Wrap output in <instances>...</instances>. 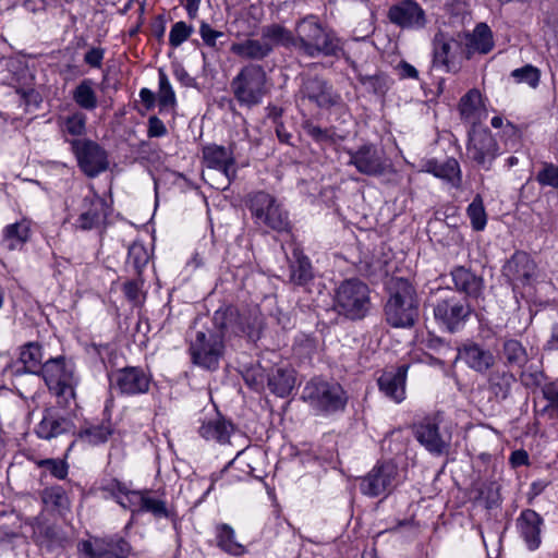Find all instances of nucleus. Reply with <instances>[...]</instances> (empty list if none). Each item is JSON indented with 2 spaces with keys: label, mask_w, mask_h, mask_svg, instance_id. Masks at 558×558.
<instances>
[{
  "label": "nucleus",
  "mask_w": 558,
  "mask_h": 558,
  "mask_svg": "<svg viewBox=\"0 0 558 558\" xmlns=\"http://www.w3.org/2000/svg\"><path fill=\"white\" fill-rule=\"evenodd\" d=\"M72 148L78 166L88 177L94 178L108 168L107 154L97 143L75 140L72 142Z\"/></svg>",
  "instance_id": "nucleus-14"
},
{
  "label": "nucleus",
  "mask_w": 558,
  "mask_h": 558,
  "mask_svg": "<svg viewBox=\"0 0 558 558\" xmlns=\"http://www.w3.org/2000/svg\"><path fill=\"white\" fill-rule=\"evenodd\" d=\"M158 104L161 108H169L175 105V95L163 71H159Z\"/></svg>",
  "instance_id": "nucleus-51"
},
{
  "label": "nucleus",
  "mask_w": 558,
  "mask_h": 558,
  "mask_svg": "<svg viewBox=\"0 0 558 558\" xmlns=\"http://www.w3.org/2000/svg\"><path fill=\"white\" fill-rule=\"evenodd\" d=\"M230 51L236 57L245 60L260 61L272 52V45L263 39L246 38L239 43H233Z\"/></svg>",
  "instance_id": "nucleus-28"
},
{
  "label": "nucleus",
  "mask_w": 558,
  "mask_h": 558,
  "mask_svg": "<svg viewBox=\"0 0 558 558\" xmlns=\"http://www.w3.org/2000/svg\"><path fill=\"white\" fill-rule=\"evenodd\" d=\"M263 41H268L272 45H282L284 47L293 46V32L287 29L280 24H270L262 28Z\"/></svg>",
  "instance_id": "nucleus-38"
},
{
  "label": "nucleus",
  "mask_w": 558,
  "mask_h": 558,
  "mask_svg": "<svg viewBox=\"0 0 558 558\" xmlns=\"http://www.w3.org/2000/svg\"><path fill=\"white\" fill-rule=\"evenodd\" d=\"M544 397L549 402L551 415L558 417V387L549 385L544 389Z\"/></svg>",
  "instance_id": "nucleus-61"
},
{
  "label": "nucleus",
  "mask_w": 558,
  "mask_h": 558,
  "mask_svg": "<svg viewBox=\"0 0 558 558\" xmlns=\"http://www.w3.org/2000/svg\"><path fill=\"white\" fill-rule=\"evenodd\" d=\"M80 558H128L131 553L130 544L122 537L89 536L77 543Z\"/></svg>",
  "instance_id": "nucleus-11"
},
{
  "label": "nucleus",
  "mask_w": 558,
  "mask_h": 558,
  "mask_svg": "<svg viewBox=\"0 0 558 558\" xmlns=\"http://www.w3.org/2000/svg\"><path fill=\"white\" fill-rule=\"evenodd\" d=\"M493 35L489 27L484 23L476 25L473 34L469 37V48L472 51L487 53L493 48Z\"/></svg>",
  "instance_id": "nucleus-39"
},
{
  "label": "nucleus",
  "mask_w": 558,
  "mask_h": 558,
  "mask_svg": "<svg viewBox=\"0 0 558 558\" xmlns=\"http://www.w3.org/2000/svg\"><path fill=\"white\" fill-rule=\"evenodd\" d=\"M408 368V365H400L384 372L378 378L379 390L396 402H401L405 398Z\"/></svg>",
  "instance_id": "nucleus-23"
},
{
  "label": "nucleus",
  "mask_w": 558,
  "mask_h": 558,
  "mask_svg": "<svg viewBox=\"0 0 558 558\" xmlns=\"http://www.w3.org/2000/svg\"><path fill=\"white\" fill-rule=\"evenodd\" d=\"M498 155V144L490 132L485 130L473 131L466 146V156L477 166L489 170Z\"/></svg>",
  "instance_id": "nucleus-16"
},
{
  "label": "nucleus",
  "mask_w": 558,
  "mask_h": 558,
  "mask_svg": "<svg viewBox=\"0 0 558 558\" xmlns=\"http://www.w3.org/2000/svg\"><path fill=\"white\" fill-rule=\"evenodd\" d=\"M112 388L122 395H138L148 391L149 377L138 367H124L112 372L109 376Z\"/></svg>",
  "instance_id": "nucleus-18"
},
{
  "label": "nucleus",
  "mask_w": 558,
  "mask_h": 558,
  "mask_svg": "<svg viewBox=\"0 0 558 558\" xmlns=\"http://www.w3.org/2000/svg\"><path fill=\"white\" fill-rule=\"evenodd\" d=\"M141 511L151 512L157 517L167 515V508L163 501L147 497L145 495H143Z\"/></svg>",
  "instance_id": "nucleus-59"
},
{
  "label": "nucleus",
  "mask_w": 558,
  "mask_h": 558,
  "mask_svg": "<svg viewBox=\"0 0 558 558\" xmlns=\"http://www.w3.org/2000/svg\"><path fill=\"white\" fill-rule=\"evenodd\" d=\"M72 211L69 214V218H74V228L88 231L98 229L105 223L108 206L104 198L95 192L88 191Z\"/></svg>",
  "instance_id": "nucleus-8"
},
{
  "label": "nucleus",
  "mask_w": 558,
  "mask_h": 558,
  "mask_svg": "<svg viewBox=\"0 0 558 558\" xmlns=\"http://www.w3.org/2000/svg\"><path fill=\"white\" fill-rule=\"evenodd\" d=\"M105 49L100 47L90 48L84 56V62L90 68L99 69L102 65Z\"/></svg>",
  "instance_id": "nucleus-60"
},
{
  "label": "nucleus",
  "mask_w": 558,
  "mask_h": 558,
  "mask_svg": "<svg viewBox=\"0 0 558 558\" xmlns=\"http://www.w3.org/2000/svg\"><path fill=\"white\" fill-rule=\"evenodd\" d=\"M104 490L110 494V496L113 497L118 502L119 496H123L129 490V488L124 483L112 480L104 487Z\"/></svg>",
  "instance_id": "nucleus-64"
},
{
  "label": "nucleus",
  "mask_w": 558,
  "mask_h": 558,
  "mask_svg": "<svg viewBox=\"0 0 558 558\" xmlns=\"http://www.w3.org/2000/svg\"><path fill=\"white\" fill-rule=\"evenodd\" d=\"M223 352V339L213 330H196L191 339L190 353L194 364L216 369Z\"/></svg>",
  "instance_id": "nucleus-9"
},
{
  "label": "nucleus",
  "mask_w": 558,
  "mask_h": 558,
  "mask_svg": "<svg viewBox=\"0 0 558 558\" xmlns=\"http://www.w3.org/2000/svg\"><path fill=\"white\" fill-rule=\"evenodd\" d=\"M16 93L20 95L21 100L24 101L25 109H28L32 105L37 107L40 102L39 94L33 88H19Z\"/></svg>",
  "instance_id": "nucleus-62"
},
{
  "label": "nucleus",
  "mask_w": 558,
  "mask_h": 558,
  "mask_svg": "<svg viewBox=\"0 0 558 558\" xmlns=\"http://www.w3.org/2000/svg\"><path fill=\"white\" fill-rule=\"evenodd\" d=\"M511 76L518 83H525L530 87L535 88L539 83L541 72L537 68L526 64L520 69L513 70Z\"/></svg>",
  "instance_id": "nucleus-49"
},
{
  "label": "nucleus",
  "mask_w": 558,
  "mask_h": 558,
  "mask_svg": "<svg viewBox=\"0 0 558 558\" xmlns=\"http://www.w3.org/2000/svg\"><path fill=\"white\" fill-rule=\"evenodd\" d=\"M502 276L507 282L517 290L531 286L538 276L534 259L525 252H515L502 266Z\"/></svg>",
  "instance_id": "nucleus-12"
},
{
  "label": "nucleus",
  "mask_w": 558,
  "mask_h": 558,
  "mask_svg": "<svg viewBox=\"0 0 558 558\" xmlns=\"http://www.w3.org/2000/svg\"><path fill=\"white\" fill-rule=\"evenodd\" d=\"M218 546L225 551L240 556L244 553V547L235 542L234 531L228 524H221L217 527Z\"/></svg>",
  "instance_id": "nucleus-44"
},
{
  "label": "nucleus",
  "mask_w": 558,
  "mask_h": 558,
  "mask_svg": "<svg viewBox=\"0 0 558 558\" xmlns=\"http://www.w3.org/2000/svg\"><path fill=\"white\" fill-rule=\"evenodd\" d=\"M468 216L474 230H483L486 226V213L481 195H476L468 207Z\"/></svg>",
  "instance_id": "nucleus-47"
},
{
  "label": "nucleus",
  "mask_w": 558,
  "mask_h": 558,
  "mask_svg": "<svg viewBox=\"0 0 558 558\" xmlns=\"http://www.w3.org/2000/svg\"><path fill=\"white\" fill-rule=\"evenodd\" d=\"M292 47L299 54L308 58L337 57L342 50L341 41L336 33L324 25L314 14L296 21Z\"/></svg>",
  "instance_id": "nucleus-1"
},
{
  "label": "nucleus",
  "mask_w": 558,
  "mask_h": 558,
  "mask_svg": "<svg viewBox=\"0 0 558 558\" xmlns=\"http://www.w3.org/2000/svg\"><path fill=\"white\" fill-rule=\"evenodd\" d=\"M542 517L532 509H525L517 520L520 535L530 549H536L541 544Z\"/></svg>",
  "instance_id": "nucleus-24"
},
{
  "label": "nucleus",
  "mask_w": 558,
  "mask_h": 558,
  "mask_svg": "<svg viewBox=\"0 0 558 558\" xmlns=\"http://www.w3.org/2000/svg\"><path fill=\"white\" fill-rule=\"evenodd\" d=\"M94 85L95 83L90 78H84L72 90V98L75 104L87 111L96 109L98 105V98L94 89Z\"/></svg>",
  "instance_id": "nucleus-35"
},
{
  "label": "nucleus",
  "mask_w": 558,
  "mask_h": 558,
  "mask_svg": "<svg viewBox=\"0 0 558 558\" xmlns=\"http://www.w3.org/2000/svg\"><path fill=\"white\" fill-rule=\"evenodd\" d=\"M43 501L45 505L56 509H64L68 507V497L60 486L45 488L43 492Z\"/></svg>",
  "instance_id": "nucleus-50"
},
{
  "label": "nucleus",
  "mask_w": 558,
  "mask_h": 558,
  "mask_svg": "<svg viewBox=\"0 0 558 558\" xmlns=\"http://www.w3.org/2000/svg\"><path fill=\"white\" fill-rule=\"evenodd\" d=\"M536 179L542 185L558 187V166L545 162Z\"/></svg>",
  "instance_id": "nucleus-54"
},
{
  "label": "nucleus",
  "mask_w": 558,
  "mask_h": 558,
  "mask_svg": "<svg viewBox=\"0 0 558 558\" xmlns=\"http://www.w3.org/2000/svg\"><path fill=\"white\" fill-rule=\"evenodd\" d=\"M415 438L433 454L447 453L451 444V434L446 428L440 429L435 418H426L415 426Z\"/></svg>",
  "instance_id": "nucleus-17"
},
{
  "label": "nucleus",
  "mask_w": 558,
  "mask_h": 558,
  "mask_svg": "<svg viewBox=\"0 0 558 558\" xmlns=\"http://www.w3.org/2000/svg\"><path fill=\"white\" fill-rule=\"evenodd\" d=\"M213 324L216 332L223 340L233 336H246L251 340H256L259 337L260 323L258 318L240 314L239 310L231 305L217 310L213 317Z\"/></svg>",
  "instance_id": "nucleus-6"
},
{
  "label": "nucleus",
  "mask_w": 558,
  "mask_h": 558,
  "mask_svg": "<svg viewBox=\"0 0 558 558\" xmlns=\"http://www.w3.org/2000/svg\"><path fill=\"white\" fill-rule=\"evenodd\" d=\"M266 81L264 68L256 63H248L232 78L230 86L238 102L252 108L260 104L266 95Z\"/></svg>",
  "instance_id": "nucleus-5"
},
{
  "label": "nucleus",
  "mask_w": 558,
  "mask_h": 558,
  "mask_svg": "<svg viewBox=\"0 0 558 558\" xmlns=\"http://www.w3.org/2000/svg\"><path fill=\"white\" fill-rule=\"evenodd\" d=\"M453 284L458 292L464 293L463 298L477 299L482 295L484 281L483 278L473 274L470 269L458 266L451 271Z\"/></svg>",
  "instance_id": "nucleus-25"
},
{
  "label": "nucleus",
  "mask_w": 558,
  "mask_h": 558,
  "mask_svg": "<svg viewBox=\"0 0 558 558\" xmlns=\"http://www.w3.org/2000/svg\"><path fill=\"white\" fill-rule=\"evenodd\" d=\"M349 163L366 175H380L387 168L383 151L374 145H363L357 150L350 151Z\"/></svg>",
  "instance_id": "nucleus-21"
},
{
  "label": "nucleus",
  "mask_w": 558,
  "mask_h": 558,
  "mask_svg": "<svg viewBox=\"0 0 558 558\" xmlns=\"http://www.w3.org/2000/svg\"><path fill=\"white\" fill-rule=\"evenodd\" d=\"M313 278L310 259L298 248L293 250L290 264V280L298 284H306Z\"/></svg>",
  "instance_id": "nucleus-32"
},
{
  "label": "nucleus",
  "mask_w": 558,
  "mask_h": 558,
  "mask_svg": "<svg viewBox=\"0 0 558 558\" xmlns=\"http://www.w3.org/2000/svg\"><path fill=\"white\" fill-rule=\"evenodd\" d=\"M193 33V27L185 22H177L173 24L169 34V44L172 47H179L184 43Z\"/></svg>",
  "instance_id": "nucleus-52"
},
{
  "label": "nucleus",
  "mask_w": 558,
  "mask_h": 558,
  "mask_svg": "<svg viewBox=\"0 0 558 558\" xmlns=\"http://www.w3.org/2000/svg\"><path fill=\"white\" fill-rule=\"evenodd\" d=\"M199 35H201L203 41L205 43V45H207L210 48H215V49H218L217 48V39L225 36V34L222 32L211 28V26L206 22L201 23Z\"/></svg>",
  "instance_id": "nucleus-58"
},
{
  "label": "nucleus",
  "mask_w": 558,
  "mask_h": 558,
  "mask_svg": "<svg viewBox=\"0 0 558 558\" xmlns=\"http://www.w3.org/2000/svg\"><path fill=\"white\" fill-rule=\"evenodd\" d=\"M302 99L315 104L318 108L328 109L341 102V96L323 77L304 76L299 89Z\"/></svg>",
  "instance_id": "nucleus-15"
},
{
  "label": "nucleus",
  "mask_w": 558,
  "mask_h": 558,
  "mask_svg": "<svg viewBox=\"0 0 558 558\" xmlns=\"http://www.w3.org/2000/svg\"><path fill=\"white\" fill-rule=\"evenodd\" d=\"M423 170L436 178L450 182L454 186H458L461 182L460 166L454 158H447L442 162L436 159H428L424 162Z\"/></svg>",
  "instance_id": "nucleus-29"
},
{
  "label": "nucleus",
  "mask_w": 558,
  "mask_h": 558,
  "mask_svg": "<svg viewBox=\"0 0 558 558\" xmlns=\"http://www.w3.org/2000/svg\"><path fill=\"white\" fill-rule=\"evenodd\" d=\"M295 384L294 372L289 368L277 367L268 376V387L278 397H287Z\"/></svg>",
  "instance_id": "nucleus-31"
},
{
  "label": "nucleus",
  "mask_w": 558,
  "mask_h": 558,
  "mask_svg": "<svg viewBox=\"0 0 558 558\" xmlns=\"http://www.w3.org/2000/svg\"><path fill=\"white\" fill-rule=\"evenodd\" d=\"M514 381L515 377L513 374L497 369L492 372L488 376V390L496 399L505 400L508 398Z\"/></svg>",
  "instance_id": "nucleus-34"
},
{
  "label": "nucleus",
  "mask_w": 558,
  "mask_h": 558,
  "mask_svg": "<svg viewBox=\"0 0 558 558\" xmlns=\"http://www.w3.org/2000/svg\"><path fill=\"white\" fill-rule=\"evenodd\" d=\"M41 375L50 389H54L58 395H74L73 392V373L63 357L50 359L44 363Z\"/></svg>",
  "instance_id": "nucleus-19"
},
{
  "label": "nucleus",
  "mask_w": 558,
  "mask_h": 558,
  "mask_svg": "<svg viewBox=\"0 0 558 558\" xmlns=\"http://www.w3.org/2000/svg\"><path fill=\"white\" fill-rule=\"evenodd\" d=\"M302 398L312 408L326 413L342 410L347 403L345 392L339 384L320 378H313L305 385Z\"/></svg>",
  "instance_id": "nucleus-7"
},
{
  "label": "nucleus",
  "mask_w": 558,
  "mask_h": 558,
  "mask_svg": "<svg viewBox=\"0 0 558 558\" xmlns=\"http://www.w3.org/2000/svg\"><path fill=\"white\" fill-rule=\"evenodd\" d=\"M37 465L49 470L51 475L59 480H64L68 475V464L60 459H45L39 460Z\"/></svg>",
  "instance_id": "nucleus-55"
},
{
  "label": "nucleus",
  "mask_w": 558,
  "mask_h": 558,
  "mask_svg": "<svg viewBox=\"0 0 558 558\" xmlns=\"http://www.w3.org/2000/svg\"><path fill=\"white\" fill-rule=\"evenodd\" d=\"M482 106V95L478 89H470L459 102V111L464 120H471Z\"/></svg>",
  "instance_id": "nucleus-45"
},
{
  "label": "nucleus",
  "mask_w": 558,
  "mask_h": 558,
  "mask_svg": "<svg viewBox=\"0 0 558 558\" xmlns=\"http://www.w3.org/2000/svg\"><path fill=\"white\" fill-rule=\"evenodd\" d=\"M148 260L149 254L143 244L133 243L130 245L128 264L131 265L138 275H141Z\"/></svg>",
  "instance_id": "nucleus-48"
},
{
  "label": "nucleus",
  "mask_w": 558,
  "mask_h": 558,
  "mask_svg": "<svg viewBox=\"0 0 558 558\" xmlns=\"http://www.w3.org/2000/svg\"><path fill=\"white\" fill-rule=\"evenodd\" d=\"M148 136L149 137H160L163 136L167 133V129L163 124V122L157 118L156 116H153L148 120Z\"/></svg>",
  "instance_id": "nucleus-63"
},
{
  "label": "nucleus",
  "mask_w": 558,
  "mask_h": 558,
  "mask_svg": "<svg viewBox=\"0 0 558 558\" xmlns=\"http://www.w3.org/2000/svg\"><path fill=\"white\" fill-rule=\"evenodd\" d=\"M258 225H265L279 232L287 231L290 227L288 214L282 210L278 203H276L272 209L263 217Z\"/></svg>",
  "instance_id": "nucleus-46"
},
{
  "label": "nucleus",
  "mask_w": 558,
  "mask_h": 558,
  "mask_svg": "<svg viewBox=\"0 0 558 558\" xmlns=\"http://www.w3.org/2000/svg\"><path fill=\"white\" fill-rule=\"evenodd\" d=\"M29 233V222L22 220L4 228L3 242L10 251L21 248L28 241Z\"/></svg>",
  "instance_id": "nucleus-33"
},
{
  "label": "nucleus",
  "mask_w": 558,
  "mask_h": 558,
  "mask_svg": "<svg viewBox=\"0 0 558 558\" xmlns=\"http://www.w3.org/2000/svg\"><path fill=\"white\" fill-rule=\"evenodd\" d=\"M502 354L506 363L510 366L523 367L529 361L525 348L514 339H508L504 342Z\"/></svg>",
  "instance_id": "nucleus-41"
},
{
  "label": "nucleus",
  "mask_w": 558,
  "mask_h": 558,
  "mask_svg": "<svg viewBox=\"0 0 558 558\" xmlns=\"http://www.w3.org/2000/svg\"><path fill=\"white\" fill-rule=\"evenodd\" d=\"M73 429L71 420L57 414L53 410L47 409L43 418L36 427V434L43 439H51Z\"/></svg>",
  "instance_id": "nucleus-26"
},
{
  "label": "nucleus",
  "mask_w": 558,
  "mask_h": 558,
  "mask_svg": "<svg viewBox=\"0 0 558 558\" xmlns=\"http://www.w3.org/2000/svg\"><path fill=\"white\" fill-rule=\"evenodd\" d=\"M457 360L477 374H486L496 363L494 353L475 341H466L458 348Z\"/></svg>",
  "instance_id": "nucleus-20"
},
{
  "label": "nucleus",
  "mask_w": 558,
  "mask_h": 558,
  "mask_svg": "<svg viewBox=\"0 0 558 558\" xmlns=\"http://www.w3.org/2000/svg\"><path fill=\"white\" fill-rule=\"evenodd\" d=\"M385 306L387 323L396 328L412 327L418 317L420 300L413 284L403 278H391Z\"/></svg>",
  "instance_id": "nucleus-2"
},
{
  "label": "nucleus",
  "mask_w": 558,
  "mask_h": 558,
  "mask_svg": "<svg viewBox=\"0 0 558 558\" xmlns=\"http://www.w3.org/2000/svg\"><path fill=\"white\" fill-rule=\"evenodd\" d=\"M460 49V45L453 38L447 37L445 34L439 33L434 38V63L441 65L446 71H457L454 58Z\"/></svg>",
  "instance_id": "nucleus-27"
},
{
  "label": "nucleus",
  "mask_w": 558,
  "mask_h": 558,
  "mask_svg": "<svg viewBox=\"0 0 558 558\" xmlns=\"http://www.w3.org/2000/svg\"><path fill=\"white\" fill-rule=\"evenodd\" d=\"M112 433L113 428L110 423H101L82 429L78 437L90 445H99L106 442Z\"/></svg>",
  "instance_id": "nucleus-43"
},
{
  "label": "nucleus",
  "mask_w": 558,
  "mask_h": 558,
  "mask_svg": "<svg viewBox=\"0 0 558 558\" xmlns=\"http://www.w3.org/2000/svg\"><path fill=\"white\" fill-rule=\"evenodd\" d=\"M432 306L435 319L449 332L463 328L473 313L470 301L450 289L438 290Z\"/></svg>",
  "instance_id": "nucleus-3"
},
{
  "label": "nucleus",
  "mask_w": 558,
  "mask_h": 558,
  "mask_svg": "<svg viewBox=\"0 0 558 558\" xmlns=\"http://www.w3.org/2000/svg\"><path fill=\"white\" fill-rule=\"evenodd\" d=\"M303 129L305 133L316 142H333V133L328 129H322L311 122H305Z\"/></svg>",
  "instance_id": "nucleus-57"
},
{
  "label": "nucleus",
  "mask_w": 558,
  "mask_h": 558,
  "mask_svg": "<svg viewBox=\"0 0 558 558\" xmlns=\"http://www.w3.org/2000/svg\"><path fill=\"white\" fill-rule=\"evenodd\" d=\"M276 203L277 201L274 196L263 191L255 192L248 196V208L257 223L272 209Z\"/></svg>",
  "instance_id": "nucleus-36"
},
{
  "label": "nucleus",
  "mask_w": 558,
  "mask_h": 558,
  "mask_svg": "<svg viewBox=\"0 0 558 558\" xmlns=\"http://www.w3.org/2000/svg\"><path fill=\"white\" fill-rule=\"evenodd\" d=\"M202 153L206 167L220 171L226 178L227 184H230L236 175L235 158L232 149L210 144L205 146Z\"/></svg>",
  "instance_id": "nucleus-22"
},
{
  "label": "nucleus",
  "mask_w": 558,
  "mask_h": 558,
  "mask_svg": "<svg viewBox=\"0 0 558 558\" xmlns=\"http://www.w3.org/2000/svg\"><path fill=\"white\" fill-rule=\"evenodd\" d=\"M65 131L73 136H81L86 131V116L75 112L68 117L64 122Z\"/></svg>",
  "instance_id": "nucleus-53"
},
{
  "label": "nucleus",
  "mask_w": 558,
  "mask_h": 558,
  "mask_svg": "<svg viewBox=\"0 0 558 558\" xmlns=\"http://www.w3.org/2000/svg\"><path fill=\"white\" fill-rule=\"evenodd\" d=\"M371 307L369 289L359 279L340 283L333 298L335 311L351 320L362 319Z\"/></svg>",
  "instance_id": "nucleus-4"
},
{
  "label": "nucleus",
  "mask_w": 558,
  "mask_h": 558,
  "mask_svg": "<svg viewBox=\"0 0 558 558\" xmlns=\"http://www.w3.org/2000/svg\"><path fill=\"white\" fill-rule=\"evenodd\" d=\"M357 80L366 90L378 96H384L391 85V80L383 72H376L371 75L360 73Z\"/></svg>",
  "instance_id": "nucleus-42"
},
{
  "label": "nucleus",
  "mask_w": 558,
  "mask_h": 558,
  "mask_svg": "<svg viewBox=\"0 0 558 558\" xmlns=\"http://www.w3.org/2000/svg\"><path fill=\"white\" fill-rule=\"evenodd\" d=\"M21 362L27 372L38 374L43 367V352L41 347L36 342H29L22 348Z\"/></svg>",
  "instance_id": "nucleus-40"
},
{
  "label": "nucleus",
  "mask_w": 558,
  "mask_h": 558,
  "mask_svg": "<svg viewBox=\"0 0 558 558\" xmlns=\"http://www.w3.org/2000/svg\"><path fill=\"white\" fill-rule=\"evenodd\" d=\"M233 429L231 424L223 421H209L199 427V434L207 440H216L220 444L229 441L230 432Z\"/></svg>",
  "instance_id": "nucleus-37"
},
{
  "label": "nucleus",
  "mask_w": 558,
  "mask_h": 558,
  "mask_svg": "<svg viewBox=\"0 0 558 558\" xmlns=\"http://www.w3.org/2000/svg\"><path fill=\"white\" fill-rule=\"evenodd\" d=\"M399 484V470L391 461L378 462L361 478L360 489L369 497L388 496Z\"/></svg>",
  "instance_id": "nucleus-10"
},
{
  "label": "nucleus",
  "mask_w": 558,
  "mask_h": 558,
  "mask_svg": "<svg viewBox=\"0 0 558 558\" xmlns=\"http://www.w3.org/2000/svg\"><path fill=\"white\" fill-rule=\"evenodd\" d=\"M143 495L144 494L141 492L129 489L123 496H119L118 504L122 508L129 509L132 512H140L143 502Z\"/></svg>",
  "instance_id": "nucleus-56"
},
{
  "label": "nucleus",
  "mask_w": 558,
  "mask_h": 558,
  "mask_svg": "<svg viewBox=\"0 0 558 558\" xmlns=\"http://www.w3.org/2000/svg\"><path fill=\"white\" fill-rule=\"evenodd\" d=\"M387 17L391 24L411 31L423 29L428 23L424 9L414 0H400L392 4Z\"/></svg>",
  "instance_id": "nucleus-13"
},
{
  "label": "nucleus",
  "mask_w": 558,
  "mask_h": 558,
  "mask_svg": "<svg viewBox=\"0 0 558 558\" xmlns=\"http://www.w3.org/2000/svg\"><path fill=\"white\" fill-rule=\"evenodd\" d=\"M32 537L39 545H51L60 542L59 529L43 517L33 518L29 522Z\"/></svg>",
  "instance_id": "nucleus-30"
}]
</instances>
